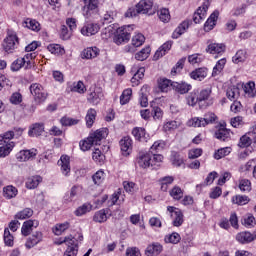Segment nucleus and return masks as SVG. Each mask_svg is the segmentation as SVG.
I'll return each mask as SVG.
<instances>
[{
  "mask_svg": "<svg viewBox=\"0 0 256 256\" xmlns=\"http://www.w3.org/2000/svg\"><path fill=\"white\" fill-rule=\"evenodd\" d=\"M163 155L153 154L149 151H141L136 157V167L149 169V167H160L163 163Z\"/></svg>",
  "mask_w": 256,
  "mask_h": 256,
  "instance_id": "f257e3e1",
  "label": "nucleus"
},
{
  "mask_svg": "<svg viewBox=\"0 0 256 256\" xmlns=\"http://www.w3.org/2000/svg\"><path fill=\"white\" fill-rule=\"evenodd\" d=\"M153 9V0H140L135 7L129 8L125 17H137V15H147Z\"/></svg>",
  "mask_w": 256,
  "mask_h": 256,
  "instance_id": "f03ea898",
  "label": "nucleus"
},
{
  "mask_svg": "<svg viewBox=\"0 0 256 256\" xmlns=\"http://www.w3.org/2000/svg\"><path fill=\"white\" fill-rule=\"evenodd\" d=\"M133 29V25L119 27L117 30H115L113 37L114 43L116 45H123V43H128L129 39H131V33H133Z\"/></svg>",
  "mask_w": 256,
  "mask_h": 256,
  "instance_id": "7ed1b4c3",
  "label": "nucleus"
},
{
  "mask_svg": "<svg viewBox=\"0 0 256 256\" xmlns=\"http://www.w3.org/2000/svg\"><path fill=\"white\" fill-rule=\"evenodd\" d=\"M37 57V53H26L23 57L16 59L11 64L12 71H19L24 67V69H31L33 67V59Z\"/></svg>",
  "mask_w": 256,
  "mask_h": 256,
  "instance_id": "20e7f679",
  "label": "nucleus"
},
{
  "mask_svg": "<svg viewBox=\"0 0 256 256\" xmlns=\"http://www.w3.org/2000/svg\"><path fill=\"white\" fill-rule=\"evenodd\" d=\"M2 47L6 53H15V49L19 47V37L15 31L9 30L3 41Z\"/></svg>",
  "mask_w": 256,
  "mask_h": 256,
  "instance_id": "39448f33",
  "label": "nucleus"
},
{
  "mask_svg": "<svg viewBox=\"0 0 256 256\" xmlns=\"http://www.w3.org/2000/svg\"><path fill=\"white\" fill-rule=\"evenodd\" d=\"M196 91L198 95V105L201 107V109L205 107H211V105H213L214 100L213 97H211V88H205Z\"/></svg>",
  "mask_w": 256,
  "mask_h": 256,
  "instance_id": "423d86ee",
  "label": "nucleus"
},
{
  "mask_svg": "<svg viewBox=\"0 0 256 256\" xmlns=\"http://www.w3.org/2000/svg\"><path fill=\"white\" fill-rule=\"evenodd\" d=\"M99 11V0H84L82 15L85 19H89Z\"/></svg>",
  "mask_w": 256,
  "mask_h": 256,
  "instance_id": "0eeeda50",
  "label": "nucleus"
},
{
  "mask_svg": "<svg viewBox=\"0 0 256 256\" xmlns=\"http://www.w3.org/2000/svg\"><path fill=\"white\" fill-rule=\"evenodd\" d=\"M30 92L36 103H43L47 99V91L39 83L30 85Z\"/></svg>",
  "mask_w": 256,
  "mask_h": 256,
  "instance_id": "6e6552de",
  "label": "nucleus"
},
{
  "mask_svg": "<svg viewBox=\"0 0 256 256\" xmlns=\"http://www.w3.org/2000/svg\"><path fill=\"white\" fill-rule=\"evenodd\" d=\"M167 211L171 217L172 225L174 227H181L184 221L183 211L175 206H168Z\"/></svg>",
  "mask_w": 256,
  "mask_h": 256,
  "instance_id": "1a4fd4ad",
  "label": "nucleus"
},
{
  "mask_svg": "<svg viewBox=\"0 0 256 256\" xmlns=\"http://www.w3.org/2000/svg\"><path fill=\"white\" fill-rule=\"evenodd\" d=\"M39 151L36 148L20 150L16 153V161L18 163H27V161H33L37 157Z\"/></svg>",
  "mask_w": 256,
  "mask_h": 256,
  "instance_id": "9d476101",
  "label": "nucleus"
},
{
  "mask_svg": "<svg viewBox=\"0 0 256 256\" xmlns=\"http://www.w3.org/2000/svg\"><path fill=\"white\" fill-rule=\"evenodd\" d=\"M254 143L256 149V125L252 127V130L243 135L238 143V146L242 149L249 148V146Z\"/></svg>",
  "mask_w": 256,
  "mask_h": 256,
  "instance_id": "9b49d317",
  "label": "nucleus"
},
{
  "mask_svg": "<svg viewBox=\"0 0 256 256\" xmlns=\"http://www.w3.org/2000/svg\"><path fill=\"white\" fill-rule=\"evenodd\" d=\"M103 97H104L103 89L99 87H94V88H90L87 96V101L91 105H99Z\"/></svg>",
  "mask_w": 256,
  "mask_h": 256,
  "instance_id": "f8f14e48",
  "label": "nucleus"
},
{
  "mask_svg": "<svg viewBox=\"0 0 256 256\" xmlns=\"http://www.w3.org/2000/svg\"><path fill=\"white\" fill-rule=\"evenodd\" d=\"M209 1L203 2V4L194 12L193 21L196 24L205 21L207 18V11H209Z\"/></svg>",
  "mask_w": 256,
  "mask_h": 256,
  "instance_id": "ddd939ff",
  "label": "nucleus"
},
{
  "mask_svg": "<svg viewBox=\"0 0 256 256\" xmlns=\"http://www.w3.org/2000/svg\"><path fill=\"white\" fill-rule=\"evenodd\" d=\"M58 165L61 173L65 175V177H69L71 174V158L68 155H62L58 160Z\"/></svg>",
  "mask_w": 256,
  "mask_h": 256,
  "instance_id": "4468645a",
  "label": "nucleus"
},
{
  "mask_svg": "<svg viewBox=\"0 0 256 256\" xmlns=\"http://www.w3.org/2000/svg\"><path fill=\"white\" fill-rule=\"evenodd\" d=\"M37 227H39V220H27L22 224L21 234L24 237H29L33 232V229H37Z\"/></svg>",
  "mask_w": 256,
  "mask_h": 256,
  "instance_id": "2eb2a0df",
  "label": "nucleus"
},
{
  "mask_svg": "<svg viewBox=\"0 0 256 256\" xmlns=\"http://www.w3.org/2000/svg\"><path fill=\"white\" fill-rule=\"evenodd\" d=\"M131 73H133L131 83L133 87H137V85H139L140 79H143V77H145V67H139L137 65H134L131 69Z\"/></svg>",
  "mask_w": 256,
  "mask_h": 256,
  "instance_id": "dca6fc26",
  "label": "nucleus"
},
{
  "mask_svg": "<svg viewBox=\"0 0 256 256\" xmlns=\"http://www.w3.org/2000/svg\"><path fill=\"white\" fill-rule=\"evenodd\" d=\"M107 135H109L108 130L106 128H102L91 133L88 137L93 145H100L101 141H103Z\"/></svg>",
  "mask_w": 256,
  "mask_h": 256,
  "instance_id": "f3484780",
  "label": "nucleus"
},
{
  "mask_svg": "<svg viewBox=\"0 0 256 256\" xmlns=\"http://www.w3.org/2000/svg\"><path fill=\"white\" fill-rule=\"evenodd\" d=\"M120 149L125 157L131 155V151H133V140L131 137L125 136L120 140Z\"/></svg>",
  "mask_w": 256,
  "mask_h": 256,
  "instance_id": "a211bd4d",
  "label": "nucleus"
},
{
  "mask_svg": "<svg viewBox=\"0 0 256 256\" xmlns=\"http://www.w3.org/2000/svg\"><path fill=\"white\" fill-rule=\"evenodd\" d=\"M41 241H43V232L36 231L27 239L25 246L27 249H33V247H35V245H39Z\"/></svg>",
  "mask_w": 256,
  "mask_h": 256,
  "instance_id": "6ab92c4d",
  "label": "nucleus"
},
{
  "mask_svg": "<svg viewBox=\"0 0 256 256\" xmlns=\"http://www.w3.org/2000/svg\"><path fill=\"white\" fill-rule=\"evenodd\" d=\"M171 47H173L172 41H167L162 44L154 54V61H159L161 57H165V55L171 51Z\"/></svg>",
  "mask_w": 256,
  "mask_h": 256,
  "instance_id": "aec40b11",
  "label": "nucleus"
},
{
  "mask_svg": "<svg viewBox=\"0 0 256 256\" xmlns=\"http://www.w3.org/2000/svg\"><path fill=\"white\" fill-rule=\"evenodd\" d=\"M206 53L210 55H223L225 53V46L221 43H210L206 48Z\"/></svg>",
  "mask_w": 256,
  "mask_h": 256,
  "instance_id": "412c9836",
  "label": "nucleus"
},
{
  "mask_svg": "<svg viewBox=\"0 0 256 256\" xmlns=\"http://www.w3.org/2000/svg\"><path fill=\"white\" fill-rule=\"evenodd\" d=\"M244 97L246 99H255L256 86L253 81H249L243 85Z\"/></svg>",
  "mask_w": 256,
  "mask_h": 256,
  "instance_id": "4be33fe9",
  "label": "nucleus"
},
{
  "mask_svg": "<svg viewBox=\"0 0 256 256\" xmlns=\"http://www.w3.org/2000/svg\"><path fill=\"white\" fill-rule=\"evenodd\" d=\"M163 251V245L159 242H154L147 246L145 250V255L147 256H157L160 255Z\"/></svg>",
  "mask_w": 256,
  "mask_h": 256,
  "instance_id": "5701e85b",
  "label": "nucleus"
},
{
  "mask_svg": "<svg viewBox=\"0 0 256 256\" xmlns=\"http://www.w3.org/2000/svg\"><path fill=\"white\" fill-rule=\"evenodd\" d=\"M99 29L101 28L98 24H86L82 27L81 33L84 37H91L92 35H97V33H99Z\"/></svg>",
  "mask_w": 256,
  "mask_h": 256,
  "instance_id": "b1692460",
  "label": "nucleus"
},
{
  "mask_svg": "<svg viewBox=\"0 0 256 256\" xmlns=\"http://www.w3.org/2000/svg\"><path fill=\"white\" fill-rule=\"evenodd\" d=\"M236 241L242 245L252 243V241H255V234H251L249 231L240 232L236 235Z\"/></svg>",
  "mask_w": 256,
  "mask_h": 256,
  "instance_id": "393cba45",
  "label": "nucleus"
},
{
  "mask_svg": "<svg viewBox=\"0 0 256 256\" xmlns=\"http://www.w3.org/2000/svg\"><path fill=\"white\" fill-rule=\"evenodd\" d=\"M132 135L137 141H141L142 143H147V141H149V134H147L144 128H134L132 130Z\"/></svg>",
  "mask_w": 256,
  "mask_h": 256,
  "instance_id": "a878e982",
  "label": "nucleus"
},
{
  "mask_svg": "<svg viewBox=\"0 0 256 256\" xmlns=\"http://www.w3.org/2000/svg\"><path fill=\"white\" fill-rule=\"evenodd\" d=\"M101 50L97 47H88L81 53L82 59H95L99 57Z\"/></svg>",
  "mask_w": 256,
  "mask_h": 256,
  "instance_id": "bb28decb",
  "label": "nucleus"
},
{
  "mask_svg": "<svg viewBox=\"0 0 256 256\" xmlns=\"http://www.w3.org/2000/svg\"><path fill=\"white\" fill-rule=\"evenodd\" d=\"M219 19V11H214L204 24L205 31H211L217 25Z\"/></svg>",
  "mask_w": 256,
  "mask_h": 256,
  "instance_id": "cd10ccee",
  "label": "nucleus"
},
{
  "mask_svg": "<svg viewBox=\"0 0 256 256\" xmlns=\"http://www.w3.org/2000/svg\"><path fill=\"white\" fill-rule=\"evenodd\" d=\"M225 65H227V58H222L218 60L213 67L212 70V77H219L221 73H223V70L225 69Z\"/></svg>",
  "mask_w": 256,
  "mask_h": 256,
  "instance_id": "c85d7f7f",
  "label": "nucleus"
},
{
  "mask_svg": "<svg viewBox=\"0 0 256 256\" xmlns=\"http://www.w3.org/2000/svg\"><path fill=\"white\" fill-rule=\"evenodd\" d=\"M207 73V68H197L196 70L190 73V77L191 79H194V81H203V79L207 77Z\"/></svg>",
  "mask_w": 256,
  "mask_h": 256,
  "instance_id": "c756f323",
  "label": "nucleus"
},
{
  "mask_svg": "<svg viewBox=\"0 0 256 256\" xmlns=\"http://www.w3.org/2000/svg\"><path fill=\"white\" fill-rule=\"evenodd\" d=\"M248 58L249 54H247V50L240 49L232 57V62L235 63V65H239V63H245Z\"/></svg>",
  "mask_w": 256,
  "mask_h": 256,
  "instance_id": "7c9ffc66",
  "label": "nucleus"
},
{
  "mask_svg": "<svg viewBox=\"0 0 256 256\" xmlns=\"http://www.w3.org/2000/svg\"><path fill=\"white\" fill-rule=\"evenodd\" d=\"M47 50L56 57H62V55H65V47L61 46V44H49L47 46Z\"/></svg>",
  "mask_w": 256,
  "mask_h": 256,
  "instance_id": "2f4dec72",
  "label": "nucleus"
},
{
  "mask_svg": "<svg viewBox=\"0 0 256 256\" xmlns=\"http://www.w3.org/2000/svg\"><path fill=\"white\" fill-rule=\"evenodd\" d=\"M43 181V178L39 175L31 176L26 180V189H37L39 184Z\"/></svg>",
  "mask_w": 256,
  "mask_h": 256,
  "instance_id": "473e14b6",
  "label": "nucleus"
},
{
  "mask_svg": "<svg viewBox=\"0 0 256 256\" xmlns=\"http://www.w3.org/2000/svg\"><path fill=\"white\" fill-rule=\"evenodd\" d=\"M45 131V126L41 123H35L32 126H30V129L28 131L29 137H39Z\"/></svg>",
  "mask_w": 256,
  "mask_h": 256,
  "instance_id": "72a5a7b5",
  "label": "nucleus"
},
{
  "mask_svg": "<svg viewBox=\"0 0 256 256\" xmlns=\"http://www.w3.org/2000/svg\"><path fill=\"white\" fill-rule=\"evenodd\" d=\"M173 89H175L177 93H180V95H185V93H189V91H191L192 86L191 84H187L185 82H173Z\"/></svg>",
  "mask_w": 256,
  "mask_h": 256,
  "instance_id": "f704fd0d",
  "label": "nucleus"
},
{
  "mask_svg": "<svg viewBox=\"0 0 256 256\" xmlns=\"http://www.w3.org/2000/svg\"><path fill=\"white\" fill-rule=\"evenodd\" d=\"M79 241H83V236L82 235H78V239L75 240L74 245H69L68 246V248L64 252V256H77V253L79 251L78 250Z\"/></svg>",
  "mask_w": 256,
  "mask_h": 256,
  "instance_id": "c9c22d12",
  "label": "nucleus"
},
{
  "mask_svg": "<svg viewBox=\"0 0 256 256\" xmlns=\"http://www.w3.org/2000/svg\"><path fill=\"white\" fill-rule=\"evenodd\" d=\"M171 87H173V82H171V80L167 78L158 79V89H160L162 93L171 91Z\"/></svg>",
  "mask_w": 256,
  "mask_h": 256,
  "instance_id": "e433bc0d",
  "label": "nucleus"
},
{
  "mask_svg": "<svg viewBox=\"0 0 256 256\" xmlns=\"http://www.w3.org/2000/svg\"><path fill=\"white\" fill-rule=\"evenodd\" d=\"M69 227H71V223L66 221V222H63V223L56 224L52 228V231H53L54 235L59 236V235H63V233H65L67 231V229H69Z\"/></svg>",
  "mask_w": 256,
  "mask_h": 256,
  "instance_id": "4c0bfd02",
  "label": "nucleus"
},
{
  "mask_svg": "<svg viewBox=\"0 0 256 256\" xmlns=\"http://www.w3.org/2000/svg\"><path fill=\"white\" fill-rule=\"evenodd\" d=\"M226 96L230 101H237L239 97H241V92L239 90V87L237 86H231L227 89Z\"/></svg>",
  "mask_w": 256,
  "mask_h": 256,
  "instance_id": "58836bf2",
  "label": "nucleus"
},
{
  "mask_svg": "<svg viewBox=\"0 0 256 256\" xmlns=\"http://www.w3.org/2000/svg\"><path fill=\"white\" fill-rule=\"evenodd\" d=\"M15 149V142H8L7 144H2L0 147V158H5L11 154V151Z\"/></svg>",
  "mask_w": 256,
  "mask_h": 256,
  "instance_id": "ea45409f",
  "label": "nucleus"
},
{
  "mask_svg": "<svg viewBox=\"0 0 256 256\" xmlns=\"http://www.w3.org/2000/svg\"><path fill=\"white\" fill-rule=\"evenodd\" d=\"M149 86L145 85L141 88L140 90V98H139V103L141 107H147L149 105V99L147 98V93H149Z\"/></svg>",
  "mask_w": 256,
  "mask_h": 256,
  "instance_id": "a19ab883",
  "label": "nucleus"
},
{
  "mask_svg": "<svg viewBox=\"0 0 256 256\" xmlns=\"http://www.w3.org/2000/svg\"><path fill=\"white\" fill-rule=\"evenodd\" d=\"M187 29H189V21L182 22L173 32L172 38L179 39V37H181V35H183Z\"/></svg>",
  "mask_w": 256,
  "mask_h": 256,
  "instance_id": "79ce46f5",
  "label": "nucleus"
},
{
  "mask_svg": "<svg viewBox=\"0 0 256 256\" xmlns=\"http://www.w3.org/2000/svg\"><path fill=\"white\" fill-rule=\"evenodd\" d=\"M167 144L163 140H157L153 143V145L150 147V151L148 153H152L153 155H157V153H161L163 149H165V146Z\"/></svg>",
  "mask_w": 256,
  "mask_h": 256,
  "instance_id": "37998d69",
  "label": "nucleus"
},
{
  "mask_svg": "<svg viewBox=\"0 0 256 256\" xmlns=\"http://www.w3.org/2000/svg\"><path fill=\"white\" fill-rule=\"evenodd\" d=\"M215 137L220 141H228L231 138V131L226 128H220L215 132Z\"/></svg>",
  "mask_w": 256,
  "mask_h": 256,
  "instance_id": "c03bdc74",
  "label": "nucleus"
},
{
  "mask_svg": "<svg viewBox=\"0 0 256 256\" xmlns=\"http://www.w3.org/2000/svg\"><path fill=\"white\" fill-rule=\"evenodd\" d=\"M79 238L70 235V236H66L64 238H59L58 240H55V245H63V243H65V245H67V247H69V245H75V241H77Z\"/></svg>",
  "mask_w": 256,
  "mask_h": 256,
  "instance_id": "a18cd8bd",
  "label": "nucleus"
},
{
  "mask_svg": "<svg viewBox=\"0 0 256 256\" xmlns=\"http://www.w3.org/2000/svg\"><path fill=\"white\" fill-rule=\"evenodd\" d=\"M165 243H170L171 245H177L181 241V235L177 232H172L164 237Z\"/></svg>",
  "mask_w": 256,
  "mask_h": 256,
  "instance_id": "49530a36",
  "label": "nucleus"
},
{
  "mask_svg": "<svg viewBox=\"0 0 256 256\" xmlns=\"http://www.w3.org/2000/svg\"><path fill=\"white\" fill-rule=\"evenodd\" d=\"M186 103L190 107H195L197 103L199 104V98L197 95V90H193L186 96Z\"/></svg>",
  "mask_w": 256,
  "mask_h": 256,
  "instance_id": "de8ad7c7",
  "label": "nucleus"
},
{
  "mask_svg": "<svg viewBox=\"0 0 256 256\" xmlns=\"http://www.w3.org/2000/svg\"><path fill=\"white\" fill-rule=\"evenodd\" d=\"M242 225H244V227H247L248 229L254 227L256 225L255 216H253L252 214H246L245 216H243Z\"/></svg>",
  "mask_w": 256,
  "mask_h": 256,
  "instance_id": "09e8293b",
  "label": "nucleus"
},
{
  "mask_svg": "<svg viewBox=\"0 0 256 256\" xmlns=\"http://www.w3.org/2000/svg\"><path fill=\"white\" fill-rule=\"evenodd\" d=\"M3 193L6 199H13L14 197H17L19 191L14 186L9 185L4 187Z\"/></svg>",
  "mask_w": 256,
  "mask_h": 256,
  "instance_id": "8fccbe9b",
  "label": "nucleus"
},
{
  "mask_svg": "<svg viewBox=\"0 0 256 256\" xmlns=\"http://www.w3.org/2000/svg\"><path fill=\"white\" fill-rule=\"evenodd\" d=\"M108 210L102 209L94 214L93 221L96 223H105L107 221Z\"/></svg>",
  "mask_w": 256,
  "mask_h": 256,
  "instance_id": "3c124183",
  "label": "nucleus"
},
{
  "mask_svg": "<svg viewBox=\"0 0 256 256\" xmlns=\"http://www.w3.org/2000/svg\"><path fill=\"white\" fill-rule=\"evenodd\" d=\"M107 177V174H105V171L98 170L93 176L92 180L95 185H102V183L105 181Z\"/></svg>",
  "mask_w": 256,
  "mask_h": 256,
  "instance_id": "603ef678",
  "label": "nucleus"
},
{
  "mask_svg": "<svg viewBox=\"0 0 256 256\" xmlns=\"http://www.w3.org/2000/svg\"><path fill=\"white\" fill-rule=\"evenodd\" d=\"M92 159L95 163H98V165H103L105 163V154H103L99 148H95Z\"/></svg>",
  "mask_w": 256,
  "mask_h": 256,
  "instance_id": "864d4df0",
  "label": "nucleus"
},
{
  "mask_svg": "<svg viewBox=\"0 0 256 256\" xmlns=\"http://www.w3.org/2000/svg\"><path fill=\"white\" fill-rule=\"evenodd\" d=\"M132 95H133V90L131 88L125 89L120 96V104L127 105V103L131 101Z\"/></svg>",
  "mask_w": 256,
  "mask_h": 256,
  "instance_id": "5fc2aeb1",
  "label": "nucleus"
},
{
  "mask_svg": "<svg viewBox=\"0 0 256 256\" xmlns=\"http://www.w3.org/2000/svg\"><path fill=\"white\" fill-rule=\"evenodd\" d=\"M70 91L73 93H80L83 94L85 91H87V88H85V84L82 81L74 82L70 86Z\"/></svg>",
  "mask_w": 256,
  "mask_h": 256,
  "instance_id": "6e6d98bb",
  "label": "nucleus"
},
{
  "mask_svg": "<svg viewBox=\"0 0 256 256\" xmlns=\"http://www.w3.org/2000/svg\"><path fill=\"white\" fill-rule=\"evenodd\" d=\"M91 209H93V206L90 203H85L82 206L78 207L74 213L76 217H82V215L89 213Z\"/></svg>",
  "mask_w": 256,
  "mask_h": 256,
  "instance_id": "4d7b16f0",
  "label": "nucleus"
},
{
  "mask_svg": "<svg viewBox=\"0 0 256 256\" xmlns=\"http://www.w3.org/2000/svg\"><path fill=\"white\" fill-rule=\"evenodd\" d=\"M96 117H97V111H95V109H93V108H90L86 114L87 127H93V123H95Z\"/></svg>",
  "mask_w": 256,
  "mask_h": 256,
  "instance_id": "13d9d810",
  "label": "nucleus"
},
{
  "mask_svg": "<svg viewBox=\"0 0 256 256\" xmlns=\"http://www.w3.org/2000/svg\"><path fill=\"white\" fill-rule=\"evenodd\" d=\"M150 53L151 47L146 46L141 51L135 54V59H137V61H145V59L149 57Z\"/></svg>",
  "mask_w": 256,
  "mask_h": 256,
  "instance_id": "bf43d9fd",
  "label": "nucleus"
},
{
  "mask_svg": "<svg viewBox=\"0 0 256 256\" xmlns=\"http://www.w3.org/2000/svg\"><path fill=\"white\" fill-rule=\"evenodd\" d=\"M25 26L31 31H41V24L37 20L28 18L25 21Z\"/></svg>",
  "mask_w": 256,
  "mask_h": 256,
  "instance_id": "052dcab7",
  "label": "nucleus"
},
{
  "mask_svg": "<svg viewBox=\"0 0 256 256\" xmlns=\"http://www.w3.org/2000/svg\"><path fill=\"white\" fill-rule=\"evenodd\" d=\"M30 217H33V210L31 208H25L15 215V219L20 220L29 219Z\"/></svg>",
  "mask_w": 256,
  "mask_h": 256,
  "instance_id": "680f3d73",
  "label": "nucleus"
},
{
  "mask_svg": "<svg viewBox=\"0 0 256 256\" xmlns=\"http://www.w3.org/2000/svg\"><path fill=\"white\" fill-rule=\"evenodd\" d=\"M115 28H113L112 26H108L106 28H104L101 32V37L104 41H108V39H111V37H113V35H115Z\"/></svg>",
  "mask_w": 256,
  "mask_h": 256,
  "instance_id": "e2e57ef3",
  "label": "nucleus"
},
{
  "mask_svg": "<svg viewBox=\"0 0 256 256\" xmlns=\"http://www.w3.org/2000/svg\"><path fill=\"white\" fill-rule=\"evenodd\" d=\"M170 196L172 197V199H175V201H179L183 198V190L179 186H174L170 190Z\"/></svg>",
  "mask_w": 256,
  "mask_h": 256,
  "instance_id": "0e129e2a",
  "label": "nucleus"
},
{
  "mask_svg": "<svg viewBox=\"0 0 256 256\" xmlns=\"http://www.w3.org/2000/svg\"><path fill=\"white\" fill-rule=\"evenodd\" d=\"M249 197L243 195H236L232 197V203L234 205H247L249 203Z\"/></svg>",
  "mask_w": 256,
  "mask_h": 256,
  "instance_id": "69168bd1",
  "label": "nucleus"
},
{
  "mask_svg": "<svg viewBox=\"0 0 256 256\" xmlns=\"http://www.w3.org/2000/svg\"><path fill=\"white\" fill-rule=\"evenodd\" d=\"M188 127H205V120L203 118L194 117L187 122Z\"/></svg>",
  "mask_w": 256,
  "mask_h": 256,
  "instance_id": "338daca9",
  "label": "nucleus"
},
{
  "mask_svg": "<svg viewBox=\"0 0 256 256\" xmlns=\"http://www.w3.org/2000/svg\"><path fill=\"white\" fill-rule=\"evenodd\" d=\"M145 43V36L141 33H137L132 37L133 47H141Z\"/></svg>",
  "mask_w": 256,
  "mask_h": 256,
  "instance_id": "774afa93",
  "label": "nucleus"
}]
</instances>
